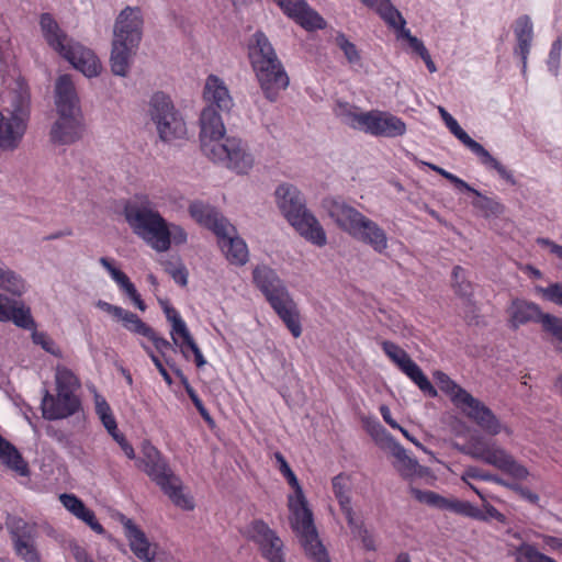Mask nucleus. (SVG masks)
Listing matches in <instances>:
<instances>
[{"label": "nucleus", "mask_w": 562, "mask_h": 562, "mask_svg": "<svg viewBox=\"0 0 562 562\" xmlns=\"http://www.w3.org/2000/svg\"><path fill=\"white\" fill-rule=\"evenodd\" d=\"M149 112L162 142L169 143L186 136V122L181 113L175 108L170 97L165 92L158 91L153 94L149 102Z\"/></svg>", "instance_id": "nucleus-11"}, {"label": "nucleus", "mask_w": 562, "mask_h": 562, "mask_svg": "<svg viewBox=\"0 0 562 562\" xmlns=\"http://www.w3.org/2000/svg\"><path fill=\"white\" fill-rule=\"evenodd\" d=\"M40 26L45 41L57 53L67 45L68 41H72V38H69L68 35L59 27L57 21L48 12L41 14Z\"/></svg>", "instance_id": "nucleus-35"}, {"label": "nucleus", "mask_w": 562, "mask_h": 562, "mask_svg": "<svg viewBox=\"0 0 562 562\" xmlns=\"http://www.w3.org/2000/svg\"><path fill=\"white\" fill-rule=\"evenodd\" d=\"M0 322H11L19 328L32 330V341L35 345L41 346L55 357L61 355L60 349L46 333L36 330V322L32 316L31 308L23 301L0 293Z\"/></svg>", "instance_id": "nucleus-10"}, {"label": "nucleus", "mask_w": 562, "mask_h": 562, "mask_svg": "<svg viewBox=\"0 0 562 562\" xmlns=\"http://www.w3.org/2000/svg\"><path fill=\"white\" fill-rule=\"evenodd\" d=\"M120 521L124 526L130 548L136 558L144 562H155V554L150 552V542L146 533L124 515H121Z\"/></svg>", "instance_id": "nucleus-28"}, {"label": "nucleus", "mask_w": 562, "mask_h": 562, "mask_svg": "<svg viewBox=\"0 0 562 562\" xmlns=\"http://www.w3.org/2000/svg\"><path fill=\"white\" fill-rule=\"evenodd\" d=\"M474 195L476 199H474L471 204L474 209L480 211L482 217L486 220L499 217L505 213L506 206L499 200L484 195L479 190H476Z\"/></svg>", "instance_id": "nucleus-39"}, {"label": "nucleus", "mask_w": 562, "mask_h": 562, "mask_svg": "<svg viewBox=\"0 0 562 562\" xmlns=\"http://www.w3.org/2000/svg\"><path fill=\"white\" fill-rule=\"evenodd\" d=\"M204 98L210 105L200 114V142L202 151L213 161L224 164L238 175H247L254 167V156L248 143L235 135H226L218 111L228 113L234 105L225 82L215 75L206 78Z\"/></svg>", "instance_id": "nucleus-1"}, {"label": "nucleus", "mask_w": 562, "mask_h": 562, "mask_svg": "<svg viewBox=\"0 0 562 562\" xmlns=\"http://www.w3.org/2000/svg\"><path fill=\"white\" fill-rule=\"evenodd\" d=\"M381 427L384 435L386 448L391 451L392 456L396 459V469L404 479L414 476L418 461L407 454L405 448L390 434L384 427Z\"/></svg>", "instance_id": "nucleus-32"}, {"label": "nucleus", "mask_w": 562, "mask_h": 562, "mask_svg": "<svg viewBox=\"0 0 562 562\" xmlns=\"http://www.w3.org/2000/svg\"><path fill=\"white\" fill-rule=\"evenodd\" d=\"M439 113L450 133L458 138L468 149H470L479 159L480 162L487 169L495 170L499 178L505 180L510 186H516L517 181L504 165H502L494 156L490 154L480 143L474 140L470 135L459 125L458 121L442 106H439Z\"/></svg>", "instance_id": "nucleus-14"}, {"label": "nucleus", "mask_w": 562, "mask_h": 562, "mask_svg": "<svg viewBox=\"0 0 562 562\" xmlns=\"http://www.w3.org/2000/svg\"><path fill=\"white\" fill-rule=\"evenodd\" d=\"M43 417L47 420H57L75 415L81 408L80 398L74 391H57L56 396L44 390L41 403Z\"/></svg>", "instance_id": "nucleus-19"}, {"label": "nucleus", "mask_w": 562, "mask_h": 562, "mask_svg": "<svg viewBox=\"0 0 562 562\" xmlns=\"http://www.w3.org/2000/svg\"><path fill=\"white\" fill-rule=\"evenodd\" d=\"M95 414L106 430H116V419L108 401L99 393H94Z\"/></svg>", "instance_id": "nucleus-40"}, {"label": "nucleus", "mask_w": 562, "mask_h": 562, "mask_svg": "<svg viewBox=\"0 0 562 562\" xmlns=\"http://www.w3.org/2000/svg\"><path fill=\"white\" fill-rule=\"evenodd\" d=\"M97 306L103 312L112 315L117 322H122L123 327L130 333L149 339L161 357H165L167 350L177 351L170 341L159 336L157 331L145 323L137 314L102 300L98 301Z\"/></svg>", "instance_id": "nucleus-13"}, {"label": "nucleus", "mask_w": 562, "mask_h": 562, "mask_svg": "<svg viewBox=\"0 0 562 562\" xmlns=\"http://www.w3.org/2000/svg\"><path fill=\"white\" fill-rule=\"evenodd\" d=\"M562 53V34L559 35L551 44V48L546 61L548 71L553 76H559L560 60Z\"/></svg>", "instance_id": "nucleus-47"}, {"label": "nucleus", "mask_w": 562, "mask_h": 562, "mask_svg": "<svg viewBox=\"0 0 562 562\" xmlns=\"http://www.w3.org/2000/svg\"><path fill=\"white\" fill-rule=\"evenodd\" d=\"M182 386L184 387V391L186 393L188 394V396L190 397L192 404L194 405V407L196 408V411L199 412L200 416L202 417V419L211 427L213 428L215 426V420L214 418L211 416L210 412L207 411V408L205 407L204 403L202 402V400L200 398V396L198 395V393L195 392V390L191 386L189 380L186 381L184 383H182Z\"/></svg>", "instance_id": "nucleus-45"}, {"label": "nucleus", "mask_w": 562, "mask_h": 562, "mask_svg": "<svg viewBox=\"0 0 562 562\" xmlns=\"http://www.w3.org/2000/svg\"><path fill=\"white\" fill-rule=\"evenodd\" d=\"M355 537H358L361 539V542L366 550L368 551H374L375 550V542L373 537L370 535L369 530L366 526L359 527L358 531L353 535Z\"/></svg>", "instance_id": "nucleus-61"}, {"label": "nucleus", "mask_w": 562, "mask_h": 562, "mask_svg": "<svg viewBox=\"0 0 562 562\" xmlns=\"http://www.w3.org/2000/svg\"><path fill=\"white\" fill-rule=\"evenodd\" d=\"M80 115L58 116L52 124L49 140L57 146L71 145L81 139L85 125Z\"/></svg>", "instance_id": "nucleus-23"}, {"label": "nucleus", "mask_w": 562, "mask_h": 562, "mask_svg": "<svg viewBox=\"0 0 562 562\" xmlns=\"http://www.w3.org/2000/svg\"><path fill=\"white\" fill-rule=\"evenodd\" d=\"M106 431L119 443L122 451L125 453V456L128 459H131V460L136 459V454H135L133 446L127 441L125 436L119 431L117 428H116V430H106Z\"/></svg>", "instance_id": "nucleus-60"}, {"label": "nucleus", "mask_w": 562, "mask_h": 562, "mask_svg": "<svg viewBox=\"0 0 562 562\" xmlns=\"http://www.w3.org/2000/svg\"><path fill=\"white\" fill-rule=\"evenodd\" d=\"M177 338H181V342L178 341V345L176 346L180 348V352L182 353L183 358L186 360H190V352H192L193 349L198 348L199 346L192 337L189 328L178 334Z\"/></svg>", "instance_id": "nucleus-56"}, {"label": "nucleus", "mask_w": 562, "mask_h": 562, "mask_svg": "<svg viewBox=\"0 0 562 562\" xmlns=\"http://www.w3.org/2000/svg\"><path fill=\"white\" fill-rule=\"evenodd\" d=\"M274 195L282 215L302 237L317 247L327 244L325 229L307 210L305 199L295 186L282 183L277 187Z\"/></svg>", "instance_id": "nucleus-4"}, {"label": "nucleus", "mask_w": 562, "mask_h": 562, "mask_svg": "<svg viewBox=\"0 0 562 562\" xmlns=\"http://www.w3.org/2000/svg\"><path fill=\"white\" fill-rule=\"evenodd\" d=\"M274 459L280 473L294 492L288 496V507L291 513L290 525L299 538L305 555L313 562H330L328 552L319 540L313 512L308 507L297 476L280 451L274 452Z\"/></svg>", "instance_id": "nucleus-2"}, {"label": "nucleus", "mask_w": 562, "mask_h": 562, "mask_svg": "<svg viewBox=\"0 0 562 562\" xmlns=\"http://www.w3.org/2000/svg\"><path fill=\"white\" fill-rule=\"evenodd\" d=\"M411 493L419 503L426 504L430 507H435L441 510H449L460 516L479 521L488 522L491 519H494L503 525L507 524V517L496 507L490 504L486 499L483 502V509H480L468 501L447 498L434 491H424L412 487Z\"/></svg>", "instance_id": "nucleus-8"}, {"label": "nucleus", "mask_w": 562, "mask_h": 562, "mask_svg": "<svg viewBox=\"0 0 562 562\" xmlns=\"http://www.w3.org/2000/svg\"><path fill=\"white\" fill-rule=\"evenodd\" d=\"M507 312L509 314V327L514 330L531 322L542 326L548 314L543 313L537 303L519 297L512 300Z\"/></svg>", "instance_id": "nucleus-25"}, {"label": "nucleus", "mask_w": 562, "mask_h": 562, "mask_svg": "<svg viewBox=\"0 0 562 562\" xmlns=\"http://www.w3.org/2000/svg\"><path fill=\"white\" fill-rule=\"evenodd\" d=\"M5 528L9 532L12 550L23 562H43L37 547V525L24 518L8 514Z\"/></svg>", "instance_id": "nucleus-12"}, {"label": "nucleus", "mask_w": 562, "mask_h": 562, "mask_svg": "<svg viewBox=\"0 0 562 562\" xmlns=\"http://www.w3.org/2000/svg\"><path fill=\"white\" fill-rule=\"evenodd\" d=\"M468 479L480 480V481H485V482H493V483H496L504 487H506V484H508V482H509V481L504 480L503 477H501L497 474H493L491 472L484 471L474 465L468 467L461 476V480L463 482H467Z\"/></svg>", "instance_id": "nucleus-43"}, {"label": "nucleus", "mask_w": 562, "mask_h": 562, "mask_svg": "<svg viewBox=\"0 0 562 562\" xmlns=\"http://www.w3.org/2000/svg\"><path fill=\"white\" fill-rule=\"evenodd\" d=\"M291 7L292 9L288 12L286 16L293 19L305 31L314 32L326 29V20L316 10L311 8L305 0H295Z\"/></svg>", "instance_id": "nucleus-29"}, {"label": "nucleus", "mask_w": 562, "mask_h": 562, "mask_svg": "<svg viewBox=\"0 0 562 562\" xmlns=\"http://www.w3.org/2000/svg\"><path fill=\"white\" fill-rule=\"evenodd\" d=\"M322 206L338 228L349 234L351 237L359 231L360 223L367 217L357 209L346 203L340 196H327L323 199Z\"/></svg>", "instance_id": "nucleus-17"}, {"label": "nucleus", "mask_w": 562, "mask_h": 562, "mask_svg": "<svg viewBox=\"0 0 562 562\" xmlns=\"http://www.w3.org/2000/svg\"><path fill=\"white\" fill-rule=\"evenodd\" d=\"M434 379L438 387L450 396L451 402L459 408L464 403L463 393H469L465 389L457 384L447 373L435 371Z\"/></svg>", "instance_id": "nucleus-38"}, {"label": "nucleus", "mask_w": 562, "mask_h": 562, "mask_svg": "<svg viewBox=\"0 0 562 562\" xmlns=\"http://www.w3.org/2000/svg\"><path fill=\"white\" fill-rule=\"evenodd\" d=\"M360 224L359 231L352 237L369 245L375 252L384 254L389 246L385 231L369 217H366Z\"/></svg>", "instance_id": "nucleus-30"}, {"label": "nucleus", "mask_w": 562, "mask_h": 562, "mask_svg": "<svg viewBox=\"0 0 562 562\" xmlns=\"http://www.w3.org/2000/svg\"><path fill=\"white\" fill-rule=\"evenodd\" d=\"M55 105L58 116L80 115V100L69 75H61L55 85Z\"/></svg>", "instance_id": "nucleus-24"}, {"label": "nucleus", "mask_w": 562, "mask_h": 562, "mask_svg": "<svg viewBox=\"0 0 562 562\" xmlns=\"http://www.w3.org/2000/svg\"><path fill=\"white\" fill-rule=\"evenodd\" d=\"M0 461L10 470L20 476L31 474L29 463L24 460L22 453L9 440L0 435Z\"/></svg>", "instance_id": "nucleus-36"}, {"label": "nucleus", "mask_w": 562, "mask_h": 562, "mask_svg": "<svg viewBox=\"0 0 562 562\" xmlns=\"http://www.w3.org/2000/svg\"><path fill=\"white\" fill-rule=\"evenodd\" d=\"M542 331L551 336V342L555 349L562 352V318L547 314L542 325Z\"/></svg>", "instance_id": "nucleus-41"}, {"label": "nucleus", "mask_w": 562, "mask_h": 562, "mask_svg": "<svg viewBox=\"0 0 562 562\" xmlns=\"http://www.w3.org/2000/svg\"><path fill=\"white\" fill-rule=\"evenodd\" d=\"M78 383L77 376L67 368L58 369L56 372L57 391H74L72 386Z\"/></svg>", "instance_id": "nucleus-51"}, {"label": "nucleus", "mask_w": 562, "mask_h": 562, "mask_svg": "<svg viewBox=\"0 0 562 562\" xmlns=\"http://www.w3.org/2000/svg\"><path fill=\"white\" fill-rule=\"evenodd\" d=\"M45 431L48 437L56 440L57 442H59L63 446H67L70 442L69 436L65 431H63L61 429L55 428L52 425H48L46 427Z\"/></svg>", "instance_id": "nucleus-62"}, {"label": "nucleus", "mask_w": 562, "mask_h": 562, "mask_svg": "<svg viewBox=\"0 0 562 562\" xmlns=\"http://www.w3.org/2000/svg\"><path fill=\"white\" fill-rule=\"evenodd\" d=\"M218 246L231 265L244 266L248 260V248L239 236H229L227 229L223 237H217Z\"/></svg>", "instance_id": "nucleus-33"}, {"label": "nucleus", "mask_w": 562, "mask_h": 562, "mask_svg": "<svg viewBox=\"0 0 562 562\" xmlns=\"http://www.w3.org/2000/svg\"><path fill=\"white\" fill-rule=\"evenodd\" d=\"M248 58L262 93L276 102L290 83L289 76L272 44L262 31H257L248 44Z\"/></svg>", "instance_id": "nucleus-3"}, {"label": "nucleus", "mask_w": 562, "mask_h": 562, "mask_svg": "<svg viewBox=\"0 0 562 562\" xmlns=\"http://www.w3.org/2000/svg\"><path fill=\"white\" fill-rule=\"evenodd\" d=\"M123 215L133 233L157 252H165L168 247L167 220L146 198L144 201H127Z\"/></svg>", "instance_id": "nucleus-6"}, {"label": "nucleus", "mask_w": 562, "mask_h": 562, "mask_svg": "<svg viewBox=\"0 0 562 562\" xmlns=\"http://www.w3.org/2000/svg\"><path fill=\"white\" fill-rule=\"evenodd\" d=\"M165 270L171 276L177 284L180 286H187L189 273L183 263H180L177 268H172V262L168 261Z\"/></svg>", "instance_id": "nucleus-59"}, {"label": "nucleus", "mask_w": 562, "mask_h": 562, "mask_svg": "<svg viewBox=\"0 0 562 562\" xmlns=\"http://www.w3.org/2000/svg\"><path fill=\"white\" fill-rule=\"evenodd\" d=\"M167 233H168V247L166 248V251H168L171 247V244L175 245H183L188 240V234L187 232L178 224L170 223L167 221Z\"/></svg>", "instance_id": "nucleus-52"}, {"label": "nucleus", "mask_w": 562, "mask_h": 562, "mask_svg": "<svg viewBox=\"0 0 562 562\" xmlns=\"http://www.w3.org/2000/svg\"><path fill=\"white\" fill-rule=\"evenodd\" d=\"M357 106L348 102L338 101L336 115L349 127L374 137L396 138L407 131L406 123L389 111L357 112Z\"/></svg>", "instance_id": "nucleus-5"}, {"label": "nucleus", "mask_w": 562, "mask_h": 562, "mask_svg": "<svg viewBox=\"0 0 562 562\" xmlns=\"http://www.w3.org/2000/svg\"><path fill=\"white\" fill-rule=\"evenodd\" d=\"M384 353L396 364V367L428 397L438 396L436 387L420 367L411 358V356L397 344L383 340L381 342Z\"/></svg>", "instance_id": "nucleus-15"}, {"label": "nucleus", "mask_w": 562, "mask_h": 562, "mask_svg": "<svg viewBox=\"0 0 562 562\" xmlns=\"http://www.w3.org/2000/svg\"><path fill=\"white\" fill-rule=\"evenodd\" d=\"M405 25L406 20L401 18V20L395 23V26H391V29L395 30L398 38H404L409 44L416 36L412 35L411 31L406 29Z\"/></svg>", "instance_id": "nucleus-64"}, {"label": "nucleus", "mask_w": 562, "mask_h": 562, "mask_svg": "<svg viewBox=\"0 0 562 562\" xmlns=\"http://www.w3.org/2000/svg\"><path fill=\"white\" fill-rule=\"evenodd\" d=\"M517 562H521V558H524L526 562H558L553 558L540 552L535 544L527 542H522L517 548Z\"/></svg>", "instance_id": "nucleus-44"}, {"label": "nucleus", "mask_w": 562, "mask_h": 562, "mask_svg": "<svg viewBox=\"0 0 562 562\" xmlns=\"http://www.w3.org/2000/svg\"><path fill=\"white\" fill-rule=\"evenodd\" d=\"M463 395L464 403L459 408L467 417L475 422L486 434L492 436L498 435L502 430V425L493 411L472 394L463 393Z\"/></svg>", "instance_id": "nucleus-22"}, {"label": "nucleus", "mask_w": 562, "mask_h": 562, "mask_svg": "<svg viewBox=\"0 0 562 562\" xmlns=\"http://www.w3.org/2000/svg\"><path fill=\"white\" fill-rule=\"evenodd\" d=\"M189 214L196 223L212 231L216 237H223L224 231L231 226L214 206L201 201H193L189 205Z\"/></svg>", "instance_id": "nucleus-26"}, {"label": "nucleus", "mask_w": 562, "mask_h": 562, "mask_svg": "<svg viewBox=\"0 0 562 562\" xmlns=\"http://www.w3.org/2000/svg\"><path fill=\"white\" fill-rule=\"evenodd\" d=\"M142 454L143 457L134 459L135 465L145 472L176 506L186 510L193 509L192 498L183 494L180 483H176L179 480L175 476L159 450L145 440L142 443Z\"/></svg>", "instance_id": "nucleus-7"}, {"label": "nucleus", "mask_w": 562, "mask_h": 562, "mask_svg": "<svg viewBox=\"0 0 562 562\" xmlns=\"http://www.w3.org/2000/svg\"><path fill=\"white\" fill-rule=\"evenodd\" d=\"M506 488L515 492L516 494H518L522 499H525L529 504L537 506L539 508L541 507L539 504V502H540L539 495L537 493L530 491L528 487L522 486L521 484L516 483V482H508V484H506Z\"/></svg>", "instance_id": "nucleus-54"}, {"label": "nucleus", "mask_w": 562, "mask_h": 562, "mask_svg": "<svg viewBox=\"0 0 562 562\" xmlns=\"http://www.w3.org/2000/svg\"><path fill=\"white\" fill-rule=\"evenodd\" d=\"M544 548L552 552H562V538L550 536V535H541Z\"/></svg>", "instance_id": "nucleus-63"}, {"label": "nucleus", "mask_w": 562, "mask_h": 562, "mask_svg": "<svg viewBox=\"0 0 562 562\" xmlns=\"http://www.w3.org/2000/svg\"><path fill=\"white\" fill-rule=\"evenodd\" d=\"M58 54L88 78L97 77L100 74L101 64L93 50L74 40L68 41Z\"/></svg>", "instance_id": "nucleus-20"}, {"label": "nucleus", "mask_w": 562, "mask_h": 562, "mask_svg": "<svg viewBox=\"0 0 562 562\" xmlns=\"http://www.w3.org/2000/svg\"><path fill=\"white\" fill-rule=\"evenodd\" d=\"M142 348L144 349V351L147 353V356L150 358V360L153 361V363L155 364V367L157 368L158 372L160 373V375L162 376L164 381L170 386L172 385L173 383V380L170 375V373L167 371V369L165 368L162 361L160 360V358L153 351V349L147 346L146 344L142 342L140 344Z\"/></svg>", "instance_id": "nucleus-57"}, {"label": "nucleus", "mask_w": 562, "mask_h": 562, "mask_svg": "<svg viewBox=\"0 0 562 562\" xmlns=\"http://www.w3.org/2000/svg\"><path fill=\"white\" fill-rule=\"evenodd\" d=\"M77 518L82 520L98 535H105L106 531L103 528V526L98 521L94 512L88 508L87 506L80 512Z\"/></svg>", "instance_id": "nucleus-58"}, {"label": "nucleus", "mask_w": 562, "mask_h": 562, "mask_svg": "<svg viewBox=\"0 0 562 562\" xmlns=\"http://www.w3.org/2000/svg\"><path fill=\"white\" fill-rule=\"evenodd\" d=\"M513 31L517 42L514 47V55L520 58L521 74L526 75L527 60L533 40V24L531 18L528 14L518 16L513 24Z\"/></svg>", "instance_id": "nucleus-27"}, {"label": "nucleus", "mask_w": 562, "mask_h": 562, "mask_svg": "<svg viewBox=\"0 0 562 562\" xmlns=\"http://www.w3.org/2000/svg\"><path fill=\"white\" fill-rule=\"evenodd\" d=\"M137 48L138 47H130L128 43H124L117 40L112 41L110 64L111 70L115 76H127L132 63V56L135 54Z\"/></svg>", "instance_id": "nucleus-34"}, {"label": "nucleus", "mask_w": 562, "mask_h": 562, "mask_svg": "<svg viewBox=\"0 0 562 562\" xmlns=\"http://www.w3.org/2000/svg\"><path fill=\"white\" fill-rule=\"evenodd\" d=\"M144 18L139 7H125L117 15L113 40L138 47L143 38Z\"/></svg>", "instance_id": "nucleus-18"}, {"label": "nucleus", "mask_w": 562, "mask_h": 562, "mask_svg": "<svg viewBox=\"0 0 562 562\" xmlns=\"http://www.w3.org/2000/svg\"><path fill=\"white\" fill-rule=\"evenodd\" d=\"M336 45L344 52L348 63L357 64L360 61L361 56L357 46L351 43L342 32H338L335 37Z\"/></svg>", "instance_id": "nucleus-48"}, {"label": "nucleus", "mask_w": 562, "mask_h": 562, "mask_svg": "<svg viewBox=\"0 0 562 562\" xmlns=\"http://www.w3.org/2000/svg\"><path fill=\"white\" fill-rule=\"evenodd\" d=\"M347 477L344 473H339L338 475L331 479V486L335 497L338 501V504H346L351 501L349 495V488L346 485Z\"/></svg>", "instance_id": "nucleus-50"}, {"label": "nucleus", "mask_w": 562, "mask_h": 562, "mask_svg": "<svg viewBox=\"0 0 562 562\" xmlns=\"http://www.w3.org/2000/svg\"><path fill=\"white\" fill-rule=\"evenodd\" d=\"M0 289L18 297L26 292L25 280L15 271L7 268L2 260L0 263Z\"/></svg>", "instance_id": "nucleus-37"}, {"label": "nucleus", "mask_w": 562, "mask_h": 562, "mask_svg": "<svg viewBox=\"0 0 562 562\" xmlns=\"http://www.w3.org/2000/svg\"><path fill=\"white\" fill-rule=\"evenodd\" d=\"M271 308L284 323L289 331L294 338H299L302 335V325L300 321V312L297 305L291 296L279 299L278 301L270 304Z\"/></svg>", "instance_id": "nucleus-31"}, {"label": "nucleus", "mask_w": 562, "mask_h": 562, "mask_svg": "<svg viewBox=\"0 0 562 562\" xmlns=\"http://www.w3.org/2000/svg\"><path fill=\"white\" fill-rule=\"evenodd\" d=\"M459 451L473 459L492 465L515 480L521 481L529 476V470L519 463L509 452L496 445L487 443L483 437H473L469 447H458Z\"/></svg>", "instance_id": "nucleus-9"}, {"label": "nucleus", "mask_w": 562, "mask_h": 562, "mask_svg": "<svg viewBox=\"0 0 562 562\" xmlns=\"http://www.w3.org/2000/svg\"><path fill=\"white\" fill-rule=\"evenodd\" d=\"M376 14L391 27L403 18L402 13L396 9L391 0L382 1L378 8Z\"/></svg>", "instance_id": "nucleus-49"}, {"label": "nucleus", "mask_w": 562, "mask_h": 562, "mask_svg": "<svg viewBox=\"0 0 562 562\" xmlns=\"http://www.w3.org/2000/svg\"><path fill=\"white\" fill-rule=\"evenodd\" d=\"M164 314L166 319L171 324V338L173 345H178L177 335L188 328L186 322L181 317L180 313L173 306H165Z\"/></svg>", "instance_id": "nucleus-46"}, {"label": "nucleus", "mask_w": 562, "mask_h": 562, "mask_svg": "<svg viewBox=\"0 0 562 562\" xmlns=\"http://www.w3.org/2000/svg\"><path fill=\"white\" fill-rule=\"evenodd\" d=\"M252 282L263 294L269 305L279 299L288 297L290 293L277 271L267 265H258L254 268Z\"/></svg>", "instance_id": "nucleus-21"}, {"label": "nucleus", "mask_w": 562, "mask_h": 562, "mask_svg": "<svg viewBox=\"0 0 562 562\" xmlns=\"http://www.w3.org/2000/svg\"><path fill=\"white\" fill-rule=\"evenodd\" d=\"M59 501L63 506L70 512L74 516H78L80 512L86 507L83 501L75 494L63 493L59 495Z\"/></svg>", "instance_id": "nucleus-53"}, {"label": "nucleus", "mask_w": 562, "mask_h": 562, "mask_svg": "<svg viewBox=\"0 0 562 562\" xmlns=\"http://www.w3.org/2000/svg\"><path fill=\"white\" fill-rule=\"evenodd\" d=\"M248 539L258 546L262 558L269 562H284L283 542L262 519H255L248 527Z\"/></svg>", "instance_id": "nucleus-16"}, {"label": "nucleus", "mask_w": 562, "mask_h": 562, "mask_svg": "<svg viewBox=\"0 0 562 562\" xmlns=\"http://www.w3.org/2000/svg\"><path fill=\"white\" fill-rule=\"evenodd\" d=\"M542 297L555 305L562 306V282L550 283L547 288H538Z\"/></svg>", "instance_id": "nucleus-55"}, {"label": "nucleus", "mask_w": 562, "mask_h": 562, "mask_svg": "<svg viewBox=\"0 0 562 562\" xmlns=\"http://www.w3.org/2000/svg\"><path fill=\"white\" fill-rule=\"evenodd\" d=\"M452 286L461 297H469L473 294L472 284L467 280V271L461 266H454L451 272Z\"/></svg>", "instance_id": "nucleus-42"}]
</instances>
